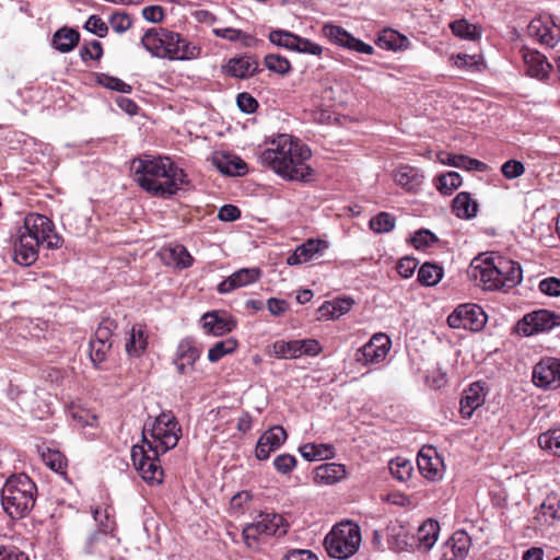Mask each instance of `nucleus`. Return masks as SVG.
I'll return each instance as SVG.
<instances>
[{"label":"nucleus","mask_w":560,"mask_h":560,"mask_svg":"<svg viewBox=\"0 0 560 560\" xmlns=\"http://www.w3.org/2000/svg\"><path fill=\"white\" fill-rule=\"evenodd\" d=\"M130 170L138 185L154 196H173L186 184L184 171L167 156H139Z\"/></svg>","instance_id":"1"},{"label":"nucleus","mask_w":560,"mask_h":560,"mask_svg":"<svg viewBox=\"0 0 560 560\" xmlns=\"http://www.w3.org/2000/svg\"><path fill=\"white\" fill-rule=\"evenodd\" d=\"M271 144L273 147L264 150L260 155L264 165L290 180L310 179L313 171L307 161L312 156V151L306 144L285 133L279 135Z\"/></svg>","instance_id":"2"},{"label":"nucleus","mask_w":560,"mask_h":560,"mask_svg":"<svg viewBox=\"0 0 560 560\" xmlns=\"http://www.w3.org/2000/svg\"><path fill=\"white\" fill-rule=\"evenodd\" d=\"M54 223L46 215L30 213L18 230L13 244V259L21 266H31L38 259V247L47 233L52 232Z\"/></svg>","instance_id":"3"},{"label":"nucleus","mask_w":560,"mask_h":560,"mask_svg":"<svg viewBox=\"0 0 560 560\" xmlns=\"http://www.w3.org/2000/svg\"><path fill=\"white\" fill-rule=\"evenodd\" d=\"M36 495L37 487L27 475H12L1 491L3 511L12 518H22L34 508Z\"/></svg>","instance_id":"4"},{"label":"nucleus","mask_w":560,"mask_h":560,"mask_svg":"<svg viewBox=\"0 0 560 560\" xmlns=\"http://www.w3.org/2000/svg\"><path fill=\"white\" fill-rule=\"evenodd\" d=\"M180 436L182 429L175 417L171 412H162L152 422L151 429H148L147 424L144 425L142 443L148 445L152 454L160 456L174 448Z\"/></svg>","instance_id":"5"},{"label":"nucleus","mask_w":560,"mask_h":560,"mask_svg":"<svg viewBox=\"0 0 560 560\" xmlns=\"http://www.w3.org/2000/svg\"><path fill=\"white\" fill-rule=\"evenodd\" d=\"M360 545V526L350 521L335 525L324 540L328 556L338 560L352 557L359 550Z\"/></svg>","instance_id":"6"},{"label":"nucleus","mask_w":560,"mask_h":560,"mask_svg":"<svg viewBox=\"0 0 560 560\" xmlns=\"http://www.w3.org/2000/svg\"><path fill=\"white\" fill-rule=\"evenodd\" d=\"M289 524L285 520L275 513H261L257 520L243 528V539L248 548H256L260 539L277 536H284Z\"/></svg>","instance_id":"7"},{"label":"nucleus","mask_w":560,"mask_h":560,"mask_svg":"<svg viewBox=\"0 0 560 560\" xmlns=\"http://www.w3.org/2000/svg\"><path fill=\"white\" fill-rule=\"evenodd\" d=\"M498 270L491 259V255L481 254L475 257L467 270L468 277L483 290H503L502 282L498 278Z\"/></svg>","instance_id":"8"},{"label":"nucleus","mask_w":560,"mask_h":560,"mask_svg":"<svg viewBox=\"0 0 560 560\" xmlns=\"http://www.w3.org/2000/svg\"><path fill=\"white\" fill-rule=\"evenodd\" d=\"M487 323V315L477 304H462L457 306L447 317V324L452 328L466 330H481Z\"/></svg>","instance_id":"9"},{"label":"nucleus","mask_w":560,"mask_h":560,"mask_svg":"<svg viewBox=\"0 0 560 560\" xmlns=\"http://www.w3.org/2000/svg\"><path fill=\"white\" fill-rule=\"evenodd\" d=\"M131 459L135 468L139 471L142 479L150 483H160L163 479V469L160 465L159 456H150L144 445H133L131 448Z\"/></svg>","instance_id":"10"},{"label":"nucleus","mask_w":560,"mask_h":560,"mask_svg":"<svg viewBox=\"0 0 560 560\" xmlns=\"http://www.w3.org/2000/svg\"><path fill=\"white\" fill-rule=\"evenodd\" d=\"M560 326V315L549 310H538L526 314L517 323L518 332L532 336Z\"/></svg>","instance_id":"11"},{"label":"nucleus","mask_w":560,"mask_h":560,"mask_svg":"<svg viewBox=\"0 0 560 560\" xmlns=\"http://www.w3.org/2000/svg\"><path fill=\"white\" fill-rule=\"evenodd\" d=\"M392 341L385 334H375L355 353V361L362 365L381 363L390 350Z\"/></svg>","instance_id":"12"},{"label":"nucleus","mask_w":560,"mask_h":560,"mask_svg":"<svg viewBox=\"0 0 560 560\" xmlns=\"http://www.w3.org/2000/svg\"><path fill=\"white\" fill-rule=\"evenodd\" d=\"M323 33L331 43L341 47L366 55H372L374 52V48L371 45L355 38L341 26L326 24L323 27Z\"/></svg>","instance_id":"13"},{"label":"nucleus","mask_w":560,"mask_h":560,"mask_svg":"<svg viewBox=\"0 0 560 560\" xmlns=\"http://www.w3.org/2000/svg\"><path fill=\"white\" fill-rule=\"evenodd\" d=\"M533 383L545 389L560 387V361L549 358L537 363L533 371Z\"/></svg>","instance_id":"14"},{"label":"nucleus","mask_w":560,"mask_h":560,"mask_svg":"<svg viewBox=\"0 0 560 560\" xmlns=\"http://www.w3.org/2000/svg\"><path fill=\"white\" fill-rule=\"evenodd\" d=\"M162 51V59L190 60L199 57L201 48L173 32V39H167L166 49Z\"/></svg>","instance_id":"15"},{"label":"nucleus","mask_w":560,"mask_h":560,"mask_svg":"<svg viewBox=\"0 0 560 560\" xmlns=\"http://www.w3.org/2000/svg\"><path fill=\"white\" fill-rule=\"evenodd\" d=\"M471 547V537L465 530H456L442 545L440 560H466Z\"/></svg>","instance_id":"16"},{"label":"nucleus","mask_w":560,"mask_h":560,"mask_svg":"<svg viewBox=\"0 0 560 560\" xmlns=\"http://www.w3.org/2000/svg\"><path fill=\"white\" fill-rule=\"evenodd\" d=\"M491 259L499 271L498 278L502 282L503 290L512 289L522 282L523 270L517 261L494 254H491Z\"/></svg>","instance_id":"17"},{"label":"nucleus","mask_w":560,"mask_h":560,"mask_svg":"<svg viewBox=\"0 0 560 560\" xmlns=\"http://www.w3.org/2000/svg\"><path fill=\"white\" fill-rule=\"evenodd\" d=\"M287 440V432L280 425H275L264 432L258 439L255 455L257 459L265 460L277 451Z\"/></svg>","instance_id":"18"},{"label":"nucleus","mask_w":560,"mask_h":560,"mask_svg":"<svg viewBox=\"0 0 560 560\" xmlns=\"http://www.w3.org/2000/svg\"><path fill=\"white\" fill-rule=\"evenodd\" d=\"M200 350L196 348L191 340H182L173 358V363L177 372L182 375L191 373L195 370V363L200 358Z\"/></svg>","instance_id":"19"},{"label":"nucleus","mask_w":560,"mask_h":560,"mask_svg":"<svg viewBox=\"0 0 560 560\" xmlns=\"http://www.w3.org/2000/svg\"><path fill=\"white\" fill-rule=\"evenodd\" d=\"M521 55L527 75L538 80H545L548 78L552 67L545 55L528 47H523L521 49Z\"/></svg>","instance_id":"20"},{"label":"nucleus","mask_w":560,"mask_h":560,"mask_svg":"<svg viewBox=\"0 0 560 560\" xmlns=\"http://www.w3.org/2000/svg\"><path fill=\"white\" fill-rule=\"evenodd\" d=\"M417 464L420 472L428 480L442 478L443 462L433 447H423L418 454Z\"/></svg>","instance_id":"21"},{"label":"nucleus","mask_w":560,"mask_h":560,"mask_svg":"<svg viewBox=\"0 0 560 560\" xmlns=\"http://www.w3.org/2000/svg\"><path fill=\"white\" fill-rule=\"evenodd\" d=\"M328 248V243L319 238H310L302 245H299L294 252L288 256L287 264L289 266L301 265L322 255Z\"/></svg>","instance_id":"22"},{"label":"nucleus","mask_w":560,"mask_h":560,"mask_svg":"<svg viewBox=\"0 0 560 560\" xmlns=\"http://www.w3.org/2000/svg\"><path fill=\"white\" fill-rule=\"evenodd\" d=\"M201 320L206 332L217 337L229 334L236 327V322L232 316L215 311L203 314Z\"/></svg>","instance_id":"23"},{"label":"nucleus","mask_w":560,"mask_h":560,"mask_svg":"<svg viewBox=\"0 0 560 560\" xmlns=\"http://www.w3.org/2000/svg\"><path fill=\"white\" fill-rule=\"evenodd\" d=\"M173 39V32L166 28H150L142 38L141 45L156 58H162V49H166L167 39Z\"/></svg>","instance_id":"24"},{"label":"nucleus","mask_w":560,"mask_h":560,"mask_svg":"<svg viewBox=\"0 0 560 560\" xmlns=\"http://www.w3.org/2000/svg\"><path fill=\"white\" fill-rule=\"evenodd\" d=\"M260 270L258 268H244L241 269L233 275H231L228 279L222 281L218 285V291L220 293H229L237 288L248 285L254 283L259 279Z\"/></svg>","instance_id":"25"},{"label":"nucleus","mask_w":560,"mask_h":560,"mask_svg":"<svg viewBox=\"0 0 560 560\" xmlns=\"http://www.w3.org/2000/svg\"><path fill=\"white\" fill-rule=\"evenodd\" d=\"M394 179L397 185L409 192H416L423 184L424 175L422 172L410 165L399 166L395 174Z\"/></svg>","instance_id":"26"},{"label":"nucleus","mask_w":560,"mask_h":560,"mask_svg":"<svg viewBox=\"0 0 560 560\" xmlns=\"http://www.w3.org/2000/svg\"><path fill=\"white\" fill-rule=\"evenodd\" d=\"M163 261L177 269H186L192 265L194 258L182 244L166 246L161 252Z\"/></svg>","instance_id":"27"},{"label":"nucleus","mask_w":560,"mask_h":560,"mask_svg":"<svg viewBox=\"0 0 560 560\" xmlns=\"http://www.w3.org/2000/svg\"><path fill=\"white\" fill-rule=\"evenodd\" d=\"M225 69L234 78L247 79L258 71V61L253 56L235 57L229 60Z\"/></svg>","instance_id":"28"},{"label":"nucleus","mask_w":560,"mask_h":560,"mask_svg":"<svg viewBox=\"0 0 560 560\" xmlns=\"http://www.w3.org/2000/svg\"><path fill=\"white\" fill-rule=\"evenodd\" d=\"M113 539V535L94 530L86 537L82 547L83 552L90 556L105 557L110 552V541Z\"/></svg>","instance_id":"29"},{"label":"nucleus","mask_w":560,"mask_h":560,"mask_svg":"<svg viewBox=\"0 0 560 560\" xmlns=\"http://www.w3.org/2000/svg\"><path fill=\"white\" fill-rule=\"evenodd\" d=\"M485 402L483 387L475 383L464 390L460 399V413L464 418H470L472 412Z\"/></svg>","instance_id":"30"},{"label":"nucleus","mask_w":560,"mask_h":560,"mask_svg":"<svg viewBox=\"0 0 560 560\" xmlns=\"http://www.w3.org/2000/svg\"><path fill=\"white\" fill-rule=\"evenodd\" d=\"M354 301L351 298H337L331 301L324 302L318 308V318L319 319H337L340 316L347 314Z\"/></svg>","instance_id":"31"},{"label":"nucleus","mask_w":560,"mask_h":560,"mask_svg":"<svg viewBox=\"0 0 560 560\" xmlns=\"http://www.w3.org/2000/svg\"><path fill=\"white\" fill-rule=\"evenodd\" d=\"M346 476V468L341 464L326 463L315 468L313 480L316 485H334Z\"/></svg>","instance_id":"32"},{"label":"nucleus","mask_w":560,"mask_h":560,"mask_svg":"<svg viewBox=\"0 0 560 560\" xmlns=\"http://www.w3.org/2000/svg\"><path fill=\"white\" fill-rule=\"evenodd\" d=\"M440 534V524L433 518H428L418 528L416 539L418 548L429 551L435 545Z\"/></svg>","instance_id":"33"},{"label":"nucleus","mask_w":560,"mask_h":560,"mask_svg":"<svg viewBox=\"0 0 560 560\" xmlns=\"http://www.w3.org/2000/svg\"><path fill=\"white\" fill-rule=\"evenodd\" d=\"M529 33L532 36L537 38V40L547 47H555L559 40V34H555L553 25L550 23L542 22L540 19L533 20L528 26Z\"/></svg>","instance_id":"34"},{"label":"nucleus","mask_w":560,"mask_h":560,"mask_svg":"<svg viewBox=\"0 0 560 560\" xmlns=\"http://www.w3.org/2000/svg\"><path fill=\"white\" fill-rule=\"evenodd\" d=\"M439 158L443 164L463 168L466 171L483 172L487 168V165L483 162L472 159V158H469L464 154H453V153L442 152L439 155Z\"/></svg>","instance_id":"35"},{"label":"nucleus","mask_w":560,"mask_h":560,"mask_svg":"<svg viewBox=\"0 0 560 560\" xmlns=\"http://www.w3.org/2000/svg\"><path fill=\"white\" fill-rule=\"evenodd\" d=\"M148 347L147 329L142 325H133L126 342V352L130 357L139 358Z\"/></svg>","instance_id":"36"},{"label":"nucleus","mask_w":560,"mask_h":560,"mask_svg":"<svg viewBox=\"0 0 560 560\" xmlns=\"http://www.w3.org/2000/svg\"><path fill=\"white\" fill-rule=\"evenodd\" d=\"M213 163L224 175L241 176L247 172V164L238 156L224 154L215 156Z\"/></svg>","instance_id":"37"},{"label":"nucleus","mask_w":560,"mask_h":560,"mask_svg":"<svg viewBox=\"0 0 560 560\" xmlns=\"http://www.w3.org/2000/svg\"><path fill=\"white\" fill-rule=\"evenodd\" d=\"M79 32L65 26L54 34L51 45L56 50L65 54L71 51L79 44Z\"/></svg>","instance_id":"38"},{"label":"nucleus","mask_w":560,"mask_h":560,"mask_svg":"<svg viewBox=\"0 0 560 560\" xmlns=\"http://www.w3.org/2000/svg\"><path fill=\"white\" fill-rule=\"evenodd\" d=\"M452 211L459 219H471L477 214L478 203L469 192L462 191L454 198Z\"/></svg>","instance_id":"39"},{"label":"nucleus","mask_w":560,"mask_h":560,"mask_svg":"<svg viewBox=\"0 0 560 560\" xmlns=\"http://www.w3.org/2000/svg\"><path fill=\"white\" fill-rule=\"evenodd\" d=\"M299 452L307 460H324L335 456V448L330 444L306 443L300 446Z\"/></svg>","instance_id":"40"},{"label":"nucleus","mask_w":560,"mask_h":560,"mask_svg":"<svg viewBox=\"0 0 560 560\" xmlns=\"http://www.w3.org/2000/svg\"><path fill=\"white\" fill-rule=\"evenodd\" d=\"M408 38L392 28L383 30L376 39V45L384 49L398 50L407 47Z\"/></svg>","instance_id":"41"},{"label":"nucleus","mask_w":560,"mask_h":560,"mask_svg":"<svg viewBox=\"0 0 560 560\" xmlns=\"http://www.w3.org/2000/svg\"><path fill=\"white\" fill-rule=\"evenodd\" d=\"M93 518L96 522L97 532L113 535L116 527L114 510L110 506L95 508L92 510Z\"/></svg>","instance_id":"42"},{"label":"nucleus","mask_w":560,"mask_h":560,"mask_svg":"<svg viewBox=\"0 0 560 560\" xmlns=\"http://www.w3.org/2000/svg\"><path fill=\"white\" fill-rule=\"evenodd\" d=\"M443 276V269L434 264L425 262L418 271V281L423 285H435Z\"/></svg>","instance_id":"43"},{"label":"nucleus","mask_w":560,"mask_h":560,"mask_svg":"<svg viewBox=\"0 0 560 560\" xmlns=\"http://www.w3.org/2000/svg\"><path fill=\"white\" fill-rule=\"evenodd\" d=\"M237 345L238 342L234 338H228L215 342L208 351V360L212 363L218 362L224 355L234 352Z\"/></svg>","instance_id":"44"},{"label":"nucleus","mask_w":560,"mask_h":560,"mask_svg":"<svg viewBox=\"0 0 560 560\" xmlns=\"http://www.w3.org/2000/svg\"><path fill=\"white\" fill-rule=\"evenodd\" d=\"M450 27L454 35L464 39L475 40L480 37V30L464 19L452 22Z\"/></svg>","instance_id":"45"},{"label":"nucleus","mask_w":560,"mask_h":560,"mask_svg":"<svg viewBox=\"0 0 560 560\" xmlns=\"http://www.w3.org/2000/svg\"><path fill=\"white\" fill-rule=\"evenodd\" d=\"M268 38L273 45L287 48L289 50H295V45L299 43L298 35L283 30L271 31Z\"/></svg>","instance_id":"46"},{"label":"nucleus","mask_w":560,"mask_h":560,"mask_svg":"<svg viewBox=\"0 0 560 560\" xmlns=\"http://www.w3.org/2000/svg\"><path fill=\"white\" fill-rule=\"evenodd\" d=\"M538 444L542 450L560 456V429H552L541 433L538 438Z\"/></svg>","instance_id":"47"},{"label":"nucleus","mask_w":560,"mask_h":560,"mask_svg":"<svg viewBox=\"0 0 560 560\" xmlns=\"http://www.w3.org/2000/svg\"><path fill=\"white\" fill-rule=\"evenodd\" d=\"M541 515L545 523L551 524L560 520V497L549 495L540 505Z\"/></svg>","instance_id":"48"},{"label":"nucleus","mask_w":560,"mask_h":560,"mask_svg":"<svg viewBox=\"0 0 560 560\" xmlns=\"http://www.w3.org/2000/svg\"><path fill=\"white\" fill-rule=\"evenodd\" d=\"M298 340H277L272 343V353L278 359H296L299 358Z\"/></svg>","instance_id":"49"},{"label":"nucleus","mask_w":560,"mask_h":560,"mask_svg":"<svg viewBox=\"0 0 560 560\" xmlns=\"http://www.w3.org/2000/svg\"><path fill=\"white\" fill-rule=\"evenodd\" d=\"M460 185V175L457 172H448L438 178L436 188L443 195H451Z\"/></svg>","instance_id":"50"},{"label":"nucleus","mask_w":560,"mask_h":560,"mask_svg":"<svg viewBox=\"0 0 560 560\" xmlns=\"http://www.w3.org/2000/svg\"><path fill=\"white\" fill-rule=\"evenodd\" d=\"M265 66L269 71L284 75L291 71L290 61L280 55L269 54L265 57Z\"/></svg>","instance_id":"51"},{"label":"nucleus","mask_w":560,"mask_h":560,"mask_svg":"<svg viewBox=\"0 0 560 560\" xmlns=\"http://www.w3.org/2000/svg\"><path fill=\"white\" fill-rule=\"evenodd\" d=\"M370 228L376 233H387L395 228V218L387 212H380L370 220Z\"/></svg>","instance_id":"52"},{"label":"nucleus","mask_w":560,"mask_h":560,"mask_svg":"<svg viewBox=\"0 0 560 560\" xmlns=\"http://www.w3.org/2000/svg\"><path fill=\"white\" fill-rule=\"evenodd\" d=\"M110 348L112 342L97 341L94 339L90 341V358L95 366L105 361Z\"/></svg>","instance_id":"53"},{"label":"nucleus","mask_w":560,"mask_h":560,"mask_svg":"<svg viewBox=\"0 0 560 560\" xmlns=\"http://www.w3.org/2000/svg\"><path fill=\"white\" fill-rule=\"evenodd\" d=\"M97 82L106 89L120 93H130L132 90L131 85L124 82L122 80L104 73L98 75Z\"/></svg>","instance_id":"54"},{"label":"nucleus","mask_w":560,"mask_h":560,"mask_svg":"<svg viewBox=\"0 0 560 560\" xmlns=\"http://www.w3.org/2000/svg\"><path fill=\"white\" fill-rule=\"evenodd\" d=\"M110 27L114 32L121 34L128 31L131 27V19L130 16L122 11H116L114 12L108 21Z\"/></svg>","instance_id":"55"},{"label":"nucleus","mask_w":560,"mask_h":560,"mask_svg":"<svg viewBox=\"0 0 560 560\" xmlns=\"http://www.w3.org/2000/svg\"><path fill=\"white\" fill-rule=\"evenodd\" d=\"M117 328V324L114 319L107 317L104 318L98 327L96 328L94 340L112 342L113 331Z\"/></svg>","instance_id":"56"},{"label":"nucleus","mask_w":560,"mask_h":560,"mask_svg":"<svg viewBox=\"0 0 560 560\" xmlns=\"http://www.w3.org/2000/svg\"><path fill=\"white\" fill-rule=\"evenodd\" d=\"M389 470L396 479L404 481L411 476L412 466L409 460L397 459L389 463Z\"/></svg>","instance_id":"57"},{"label":"nucleus","mask_w":560,"mask_h":560,"mask_svg":"<svg viewBox=\"0 0 560 560\" xmlns=\"http://www.w3.org/2000/svg\"><path fill=\"white\" fill-rule=\"evenodd\" d=\"M84 28L98 37H105L108 33V25L96 14L86 20Z\"/></svg>","instance_id":"58"},{"label":"nucleus","mask_w":560,"mask_h":560,"mask_svg":"<svg viewBox=\"0 0 560 560\" xmlns=\"http://www.w3.org/2000/svg\"><path fill=\"white\" fill-rule=\"evenodd\" d=\"M273 466L278 472L287 475L296 466V458L291 454H281L273 459Z\"/></svg>","instance_id":"59"},{"label":"nucleus","mask_w":560,"mask_h":560,"mask_svg":"<svg viewBox=\"0 0 560 560\" xmlns=\"http://www.w3.org/2000/svg\"><path fill=\"white\" fill-rule=\"evenodd\" d=\"M501 172L505 178L515 179L524 174L525 166L521 161L509 160L502 164Z\"/></svg>","instance_id":"60"},{"label":"nucleus","mask_w":560,"mask_h":560,"mask_svg":"<svg viewBox=\"0 0 560 560\" xmlns=\"http://www.w3.org/2000/svg\"><path fill=\"white\" fill-rule=\"evenodd\" d=\"M103 56V47L101 42L92 40L90 44L80 48V57L86 61L90 59L100 60Z\"/></svg>","instance_id":"61"},{"label":"nucleus","mask_w":560,"mask_h":560,"mask_svg":"<svg viewBox=\"0 0 560 560\" xmlns=\"http://www.w3.org/2000/svg\"><path fill=\"white\" fill-rule=\"evenodd\" d=\"M436 241L438 237L429 230H420L411 237V243L417 249L429 247Z\"/></svg>","instance_id":"62"},{"label":"nucleus","mask_w":560,"mask_h":560,"mask_svg":"<svg viewBox=\"0 0 560 560\" xmlns=\"http://www.w3.org/2000/svg\"><path fill=\"white\" fill-rule=\"evenodd\" d=\"M0 560H30L28 556L13 545H0Z\"/></svg>","instance_id":"63"},{"label":"nucleus","mask_w":560,"mask_h":560,"mask_svg":"<svg viewBox=\"0 0 560 560\" xmlns=\"http://www.w3.org/2000/svg\"><path fill=\"white\" fill-rule=\"evenodd\" d=\"M539 290L549 296L560 295V279L556 277H549L539 282Z\"/></svg>","instance_id":"64"}]
</instances>
